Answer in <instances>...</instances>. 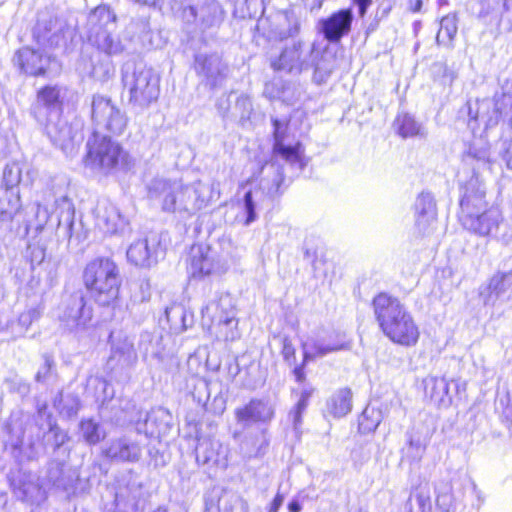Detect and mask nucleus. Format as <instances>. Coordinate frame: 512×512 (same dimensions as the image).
I'll list each match as a JSON object with an SVG mask.
<instances>
[{
    "mask_svg": "<svg viewBox=\"0 0 512 512\" xmlns=\"http://www.w3.org/2000/svg\"><path fill=\"white\" fill-rule=\"evenodd\" d=\"M352 409V393L348 388L336 391L327 400L326 410L335 418L347 415Z\"/></svg>",
    "mask_w": 512,
    "mask_h": 512,
    "instance_id": "c9c22d12",
    "label": "nucleus"
},
{
    "mask_svg": "<svg viewBox=\"0 0 512 512\" xmlns=\"http://www.w3.org/2000/svg\"><path fill=\"white\" fill-rule=\"evenodd\" d=\"M227 262L210 246L199 244L190 250L188 270L193 278L220 275L227 270Z\"/></svg>",
    "mask_w": 512,
    "mask_h": 512,
    "instance_id": "9d476101",
    "label": "nucleus"
},
{
    "mask_svg": "<svg viewBox=\"0 0 512 512\" xmlns=\"http://www.w3.org/2000/svg\"><path fill=\"white\" fill-rule=\"evenodd\" d=\"M202 322L210 333L223 341H235L241 337L236 309L230 294H222L202 309Z\"/></svg>",
    "mask_w": 512,
    "mask_h": 512,
    "instance_id": "423d86ee",
    "label": "nucleus"
},
{
    "mask_svg": "<svg viewBox=\"0 0 512 512\" xmlns=\"http://www.w3.org/2000/svg\"><path fill=\"white\" fill-rule=\"evenodd\" d=\"M138 350L141 353L143 359H147L148 357L156 359L162 358L160 338L155 337L150 332L145 331L140 334Z\"/></svg>",
    "mask_w": 512,
    "mask_h": 512,
    "instance_id": "79ce46f5",
    "label": "nucleus"
},
{
    "mask_svg": "<svg viewBox=\"0 0 512 512\" xmlns=\"http://www.w3.org/2000/svg\"><path fill=\"white\" fill-rule=\"evenodd\" d=\"M485 186L480 177H471L462 188L459 221L488 207Z\"/></svg>",
    "mask_w": 512,
    "mask_h": 512,
    "instance_id": "a211bd4d",
    "label": "nucleus"
},
{
    "mask_svg": "<svg viewBox=\"0 0 512 512\" xmlns=\"http://www.w3.org/2000/svg\"><path fill=\"white\" fill-rule=\"evenodd\" d=\"M183 190L185 213L188 215H193L206 208L211 201L215 198L218 199L220 195L218 183L207 184L197 181L191 185H185Z\"/></svg>",
    "mask_w": 512,
    "mask_h": 512,
    "instance_id": "f3484780",
    "label": "nucleus"
},
{
    "mask_svg": "<svg viewBox=\"0 0 512 512\" xmlns=\"http://www.w3.org/2000/svg\"><path fill=\"white\" fill-rule=\"evenodd\" d=\"M38 33H42L41 37L44 41L53 43L54 38L58 37V33L61 31V26H58V21L50 20L49 27L42 21H39L36 27Z\"/></svg>",
    "mask_w": 512,
    "mask_h": 512,
    "instance_id": "8fccbe9b",
    "label": "nucleus"
},
{
    "mask_svg": "<svg viewBox=\"0 0 512 512\" xmlns=\"http://www.w3.org/2000/svg\"><path fill=\"white\" fill-rule=\"evenodd\" d=\"M141 453L140 445L128 437L111 440L104 450L106 457L121 462H137Z\"/></svg>",
    "mask_w": 512,
    "mask_h": 512,
    "instance_id": "c85d7f7f",
    "label": "nucleus"
},
{
    "mask_svg": "<svg viewBox=\"0 0 512 512\" xmlns=\"http://www.w3.org/2000/svg\"><path fill=\"white\" fill-rule=\"evenodd\" d=\"M58 213L56 234L59 239L70 241L73 236L75 209L67 195H61L55 200Z\"/></svg>",
    "mask_w": 512,
    "mask_h": 512,
    "instance_id": "c756f323",
    "label": "nucleus"
},
{
    "mask_svg": "<svg viewBox=\"0 0 512 512\" xmlns=\"http://www.w3.org/2000/svg\"><path fill=\"white\" fill-rule=\"evenodd\" d=\"M37 229H42L49 219V213L46 208L37 204L36 210Z\"/></svg>",
    "mask_w": 512,
    "mask_h": 512,
    "instance_id": "052dcab7",
    "label": "nucleus"
},
{
    "mask_svg": "<svg viewBox=\"0 0 512 512\" xmlns=\"http://www.w3.org/2000/svg\"><path fill=\"white\" fill-rule=\"evenodd\" d=\"M129 29L132 31H135L136 29L139 30V35L147 34L150 30L149 22L147 19H140L136 22H131L129 25Z\"/></svg>",
    "mask_w": 512,
    "mask_h": 512,
    "instance_id": "680f3d73",
    "label": "nucleus"
},
{
    "mask_svg": "<svg viewBox=\"0 0 512 512\" xmlns=\"http://www.w3.org/2000/svg\"><path fill=\"white\" fill-rule=\"evenodd\" d=\"M62 89L59 86H45L37 93L36 102L31 108L35 119L43 124L48 119L58 117L61 110Z\"/></svg>",
    "mask_w": 512,
    "mask_h": 512,
    "instance_id": "6ab92c4d",
    "label": "nucleus"
},
{
    "mask_svg": "<svg viewBox=\"0 0 512 512\" xmlns=\"http://www.w3.org/2000/svg\"><path fill=\"white\" fill-rule=\"evenodd\" d=\"M274 127V145L273 151L275 154L280 155L285 161L296 164L298 163L300 168L303 167L301 156H302V145L300 142H296L294 145L286 143V132L288 130V124L278 120H272Z\"/></svg>",
    "mask_w": 512,
    "mask_h": 512,
    "instance_id": "a878e982",
    "label": "nucleus"
},
{
    "mask_svg": "<svg viewBox=\"0 0 512 512\" xmlns=\"http://www.w3.org/2000/svg\"><path fill=\"white\" fill-rule=\"evenodd\" d=\"M80 430L83 439L90 445L99 443L105 437V433L100 424L92 419L82 420L80 422Z\"/></svg>",
    "mask_w": 512,
    "mask_h": 512,
    "instance_id": "a18cd8bd",
    "label": "nucleus"
},
{
    "mask_svg": "<svg viewBox=\"0 0 512 512\" xmlns=\"http://www.w3.org/2000/svg\"><path fill=\"white\" fill-rule=\"evenodd\" d=\"M334 66L328 63L325 57L315 64L313 79L316 83L321 84L331 75Z\"/></svg>",
    "mask_w": 512,
    "mask_h": 512,
    "instance_id": "3c124183",
    "label": "nucleus"
},
{
    "mask_svg": "<svg viewBox=\"0 0 512 512\" xmlns=\"http://www.w3.org/2000/svg\"><path fill=\"white\" fill-rule=\"evenodd\" d=\"M425 394L437 405H449V384L444 377L429 376L424 380Z\"/></svg>",
    "mask_w": 512,
    "mask_h": 512,
    "instance_id": "f704fd0d",
    "label": "nucleus"
},
{
    "mask_svg": "<svg viewBox=\"0 0 512 512\" xmlns=\"http://www.w3.org/2000/svg\"><path fill=\"white\" fill-rule=\"evenodd\" d=\"M115 74V66L111 59L105 58L94 64L91 70V76L100 82H105Z\"/></svg>",
    "mask_w": 512,
    "mask_h": 512,
    "instance_id": "de8ad7c7",
    "label": "nucleus"
},
{
    "mask_svg": "<svg viewBox=\"0 0 512 512\" xmlns=\"http://www.w3.org/2000/svg\"><path fill=\"white\" fill-rule=\"evenodd\" d=\"M15 63L26 74L32 76L42 75L48 62L39 51L24 47L17 51L14 57Z\"/></svg>",
    "mask_w": 512,
    "mask_h": 512,
    "instance_id": "2f4dec72",
    "label": "nucleus"
},
{
    "mask_svg": "<svg viewBox=\"0 0 512 512\" xmlns=\"http://www.w3.org/2000/svg\"><path fill=\"white\" fill-rule=\"evenodd\" d=\"M463 160L466 165L471 166L473 171L472 177H479L481 171L491 169L490 152L486 148H471Z\"/></svg>",
    "mask_w": 512,
    "mask_h": 512,
    "instance_id": "ea45409f",
    "label": "nucleus"
},
{
    "mask_svg": "<svg viewBox=\"0 0 512 512\" xmlns=\"http://www.w3.org/2000/svg\"><path fill=\"white\" fill-rule=\"evenodd\" d=\"M436 503L443 510L448 512L452 506V495L448 494H437Z\"/></svg>",
    "mask_w": 512,
    "mask_h": 512,
    "instance_id": "e2e57ef3",
    "label": "nucleus"
},
{
    "mask_svg": "<svg viewBox=\"0 0 512 512\" xmlns=\"http://www.w3.org/2000/svg\"><path fill=\"white\" fill-rule=\"evenodd\" d=\"M87 149L86 165L102 173L127 170L131 166L128 152L117 141L98 132L87 141Z\"/></svg>",
    "mask_w": 512,
    "mask_h": 512,
    "instance_id": "39448f33",
    "label": "nucleus"
},
{
    "mask_svg": "<svg viewBox=\"0 0 512 512\" xmlns=\"http://www.w3.org/2000/svg\"><path fill=\"white\" fill-rule=\"evenodd\" d=\"M91 106L95 132L100 134V131H106L116 136L124 133L128 125V117L110 98L95 95Z\"/></svg>",
    "mask_w": 512,
    "mask_h": 512,
    "instance_id": "6e6552de",
    "label": "nucleus"
},
{
    "mask_svg": "<svg viewBox=\"0 0 512 512\" xmlns=\"http://www.w3.org/2000/svg\"><path fill=\"white\" fill-rule=\"evenodd\" d=\"M300 32V21L292 11H279L270 19L268 37L283 41L294 38Z\"/></svg>",
    "mask_w": 512,
    "mask_h": 512,
    "instance_id": "bb28decb",
    "label": "nucleus"
},
{
    "mask_svg": "<svg viewBox=\"0 0 512 512\" xmlns=\"http://www.w3.org/2000/svg\"><path fill=\"white\" fill-rule=\"evenodd\" d=\"M307 406L302 403H296L295 407L290 411L289 418L292 420L295 431H298L302 424V415L305 412Z\"/></svg>",
    "mask_w": 512,
    "mask_h": 512,
    "instance_id": "6e6d98bb",
    "label": "nucleus"
},
{
    "mask_svg": "<svg viewBox=\"0 0 512 512\" xmlns=\"http://www.w3.org/2000/svg\"><path fill=\"white\" fill-rule=\"evenodd\" d=\"M88 42L105 55L117 56L125 46L116 33V16L107 6H98L88 17Z\"/></svg>",
    "mask_w": 512,
    "mask_h": 512,
    "instance_id": "0eeeda50",
    "label": "nucleus"
},
{
    "mask_svg": "<svg viewBox=\"0 0 512 512\" xmlns=\"http://www.w3.org/2000/svg\"><path fill=\"white\" fill-rule=\"evenodd\" d=\"M351 347L352 341L345 332L333 330L303 344L304 360L322 358L330 353L350 350Z\"/></svg>",
    "mask_w": 512,
    "mask_h": 512,
    "instance_id": "4468645a",
    "label": "nucleus"
},
{
    "mask_svg": "<svg viewBox=\"0 0 512 512\" xmlns=\"http://www.w3.org/2000/svg\"><path fill=\"white\" fill-rule=\"evenodd\" d=\"M50 430L54 435V443L56 448L61 447L69 440L67 432L61 430L59 427L53 426Z\"/></svg>",
    "mask_w": 512,
    "mask_h": 512,
    "instance_id": "bf43d9fd",
    "label": "nucleus"
},
{
    "mask_svg": "<svg viewBox=\"0 0 512 512\" xmlns=\"http://www.w3.org/2000/svg\"><path fill=\"white\" fill-rule=\"evenodd\" d=\"M282 356L284 360L289 364H295L296 362V355H295V348L291 342V340L288 337H284L282 339Z\"/></svg>",
    "mask_w": 512,
    "mask_h": 512,
    "instance_id": "5fc2aeb1",
    "label": "nucleus"
},
{
    "mask_svg": "<svg viewBox=\"0 0 512 512\" xmlns=\"http://www.w3.org/2000/svg\"><path fill=\"white\" fill-rule=\"evenodd\" d=\"M52 365H53V360L50 357L45 356L44 364L40 367V369L38 370V372L35 376V379L37 382H44L47 380V378L51 372Z\"/></svg>",
    "mask_w": 512,
    "mask_h": 512,
    "instance_id": "13d9d810",
    "label": "nucleus"
},
{
    "mask_svg": "<svg viewBox=\"0 0 512 512\" xmlns=\"http://www.w3.org/2000/svg\"><path fill=\"white\" fill-rule=\"evenodd\" d=\"M413 502H416L418 505L416 512H424L425 509L430 506L429 496L422 492L411 494L408 501L411 510L413 509Z\"/></svg>",
    "mask_w": 512,
    "mask_h": 512,
    "instance_id": "4d7b16f0",
    "label": "nucleus"
},
{
    "mask_svg": "<svg viewBox=\"0 0 512 512\" xmlns=\"http://www.w3.org/2000/svg\"><path fill=\"white\" fill-rule=\"evenodd\" d=\"M394 127L402 138L425 135L422 125L408 113H399L394 121Z\"/></svg>",
    "mask_w": 512,
    "mask_h": 512,
    "instance_id": "4c0bfd02",
    "label": "nucleus"
},
{
    "mask_svg": "<svg viewBox=\"0 0 512 512\" xmlns=\"http://www.w3.org/2000/svg\"><path fill=\"white\" fill-rule=\"evenodd\" d=\"M182 17L204 32L220 25L224 11L216 0H192V3L183 9Z\"/></svg>",
    "mask_w": 512,
    "mask_h": 512,
    "instance_id": "ddd939ff",
    "label": "nucleus"
},
{
    "mask_svg": "<svg viewBox=\"0 0 512 512\" xmlns=\"http://www.w3.org/2000/svg\"><path fill=\"white\" fill-rule=\"evenodd\" d=\"M22 179V167L19 163L13 162L11 164H7L4 172H3V182L2 185L7 189L18 190L17 186L21 182Z\"/></svg>",
    "mask_w": 512,
    "mask_h": 512,
    "instance_id": "49530a36",
    "label": "nucleus"
},
{
    "mask_svg": "<svg viewBox=\"0 0 512 512\" xmlns=\"http://www.w3.org/2000/svg\"><path fill=\"white\" fill-rule=\"evenodd\" d=\"M273 404L266 399H252L244 407L235 410L238 423L248 426L252 423H268L274 417Z\"/></svg>",
    "mask_w": 512,
    "mask_h": 512,
    "instance_id": "393cba45",
    "label": "nucleus"
},
{
    "mask_svg": "<svg viewBox=\"0 0 512 512\" xmlns=\"http://www.w3.org/2000/svg\"><path fill=\"white\" fill-rule=\"evenodd\" d=\"M127 259L138 267H150L153 262V253L147 239H139L133 242L127 249Z\"/></svg>",
    "mask_w": 512,
    "mask_h": 512,
    "instance_id": "e433bc0d",
    "label": "nucleus"
},
{
    "mask_svg": "<svg viewBox=\"0 0 512 512\" xmlns=\"http://www.w3.org/2000/svg\"><path fill=\"white\" fill-rule=\"evenodd\" d=\"M457 19L455 15H446L440 21L436 41L439 45L450 46L457 33Z\"/></svg>",
    "mask_w": 512,
    "mask_h": 512,
    "instance_id": "37998d69",
    "label": "nucleus"
},
{
    "mask_svg": "<svg viewBox=\"0 0 512 512\" xmlns=\"http://www.w3.org/2000/svg\"><path fill=\"white\" fill-rule=\"evenodd\" d=\"M27 252L32 266L40 265L44 261L46 256L45 247L40 244L29 245Z\"/></svg>",
    "mask_w": 512,
    "mask_h": 512,
    "instance_id": "603ef678",
    "label": "nucleus"
},
{
    "mask_svg": "<svg viewBox=\"0 0 512 512\" xmlns=\"http://www.w3.org/2000/svg\"><path fill=\"white\" fill-rule=\"evenodd\" d=\"M111 350V357L117 359L123 367H132L136 364L138 356L133 341L129 337L122 336L113 339Z\"/></svg>",
    "mask_w": 512,
    "mask_h": 512,
    "instance_id": "72a5a7b5",
    "label": "nucleus"
},
{
    "mask_svg": "<svg viewBox=\"0 0 512 512\" xmlns=\"http://www.w3.org/2000/svg\"><path fill=\"white\" fill-rule=\"evenodd\" d=\"M184 188L178 181L154 179L148 186V197L159 202L163 211L185 213Z\"/></svg>",
    "mask_w": 512,
    "mask_h": 512,
    "instance_id": "f8f14e48",
    "label": "nucleus"
},
{
    "mask_svg": "<svg viewBox=\"0 0 512 512\" xmlns=\"http://www.w3.org/2000/svg\"><path fill=\"white\" fill-rule=\"evenodd\" d=\"M54 406L61 415L68 418L75 416L80 408V402L77 396L72 394H59L54 400Z\"/></svg>",
    "mask_w": 512,
    "mask_h": 512,
    "instance_id": "c03bdc74",
    "label": "nucleus"
},
{
    "mask_svg": "<svg viewBox=\"0 0 512 512\" xmlns=\"http://www.w3.org/2000/svg\"><path fill=\"white\" fill-rule=\"evenodd\" d=\"M195 70L211 89L220 87L228 74V66L217 53L196 55Z\"/></svg>",
    "mask_w": 512,
    "mask_h": 512,
    "instance_id": "dca6fc26",
    "label": "nucleus"
},
{
    "mask_svg": "<svg viewBox=\"0 0 512 512\" xmlns=\"http://www.w3.org/2000/svg\"><path fill=\"white\" fill-rule=\"evenodd\" d=\"M260 188L269 197H275L281 193V185L284 181L283 168L276 162L266 163L261 169Z\"/></svg>",
    "mask_w": 512,
    "mask_h": 512,
    "instance_id": "473e14b6",
    "label": "nucleus"
},
{
    "mask_svg": "<svg viewBox=\"0 0 512 512\" xmlns=\"http://www.w3.org/2000/svg\"><path fill=\"white\" fill-rule=\"evenodd\" d=\"M14 494L22 501L34 503L42 499V490L35 476L19 474L11 480Z\"/></svg>",
    "mask_w": 512,
    "mask_h": 512,
    "instance_id": "7c9ffc66",
    "label": "nucleus"
},
{
    "mask_svg": "<svg viewBox=\"0 0 512 512\" xmlns=\"http://www.w3.org/2000/svg\"><path fill=\"white\" fill-rule=\"evenodd\" d=\"M196 460L199 464L208 466H227V447L219 440L202 438L196 446Z\"/></svg>",
    "mask_w": 512,
    "mask_h": 512,
    "instance_id": "cd10ccee",
    "label": "nucleus"
},
{
    "mask_svg": "<svg viewBox=\"0 0 512 512\" xmlns=\"http://www.w3.org/2000/svg\"><path fill=\"white\" fill-rule=\"evenodd\" d=\"M122 82L133 108L144 110L159 97L160 79L152 68L142 63H126L122 68Z\"/></svg>",
    "mask_w": 512,
    "mask_h": 512,
    "instance_id": "20e7f679",
    "label": "nucleus"
},
{
    "mask_svg": "<svg viewBox=\"0 0 512 512\" xmlns=\"http://www.w3.org/2000/svg\"><path fill=\"white\" fill-rule=\"evenodd\" d=\"M83 282L98 305L110 307L117 302L121 276L112 259L101 257L90 261L83 271Z\"/></svg>",
    "mask_w": 512,
    "mask_h": 512,
    "instance_id": "f03ea898",
    "label": "nucleus"
},
{
    "mask_svg": "<svg viewBox=\"0 0 512 512\" xmlns=\"http://www.w3.org/2000/svg\"><path fill=\"white\" fill-rule=\"evenodd\" d=\"M504 14L503 17L510 24V29L512 30V0L504 1Z\"/></svg>",
    "mask_w": 512,
    "mask_h": 512,
    "instance_id": "338daca9",
    "label": "nucleus"
},
{
    "mask_svg": "<svg viewBox=\"0 0 512 512\" xmlns=\"http://www.w3.org/2000/svg\"><path fill=\"white\" fill-rule=\"evenodd\" d=\"M502 214L497 207H487L460 221L468 231L482 237L495 236L502 222Z\"/></svg>",
    "mask_w": 512,
    "mask_h": 512,
    "instance_id": "aec40b11",
    "label": "nucleus"
},
{
    "mask_svg": "<svg viewBox=\"0 0 512 512\" xmlns=\"http://www.w3.org/2000/svg\"><path fill=\"white\" fill-rule=\"evenodd\" d=\"M165 318L173 333L179 334L192 325V319L188 322L185 308L179 304H173L165 309Z\"/></svg>",
    "mask_w": 512,
    "mask_h": 512,
    "instance_id": "58836bf2",
    "label": "nucleus"
},
{
    "mask_svg": "<svg viewBox=\"0 0 512 512\" xmlns=\"http://www.w3.org/2000/svg\"><path fill=\"white\" fill-rule=\"evenodd\" d=\"M139 288L141 290V297H140V301H146L149 299L150 297V285L147 281H141L139 283Z\"/></svg>",
    "mask_w": 512,
    "mask_h": 512,
    "instance_id": "774afa93",
    "label": "nucleus"
},
{
    "mask_svg": "<svg viewBox=\"0 0 512 512\" xmlns=\"http://www.w3.org/2000/svg\"><path fill=\"white\" fill-rule=\"evenodd\" d=\"M20 208L19 191L0 186V219L12 218Z\"/></svg>",
    "mask_w": 512,
    "mask_h": 512,
    "instance_id": "a19ab883",
    "label": "nucleus"
},
{
    "mask_svg": "<svg viewBox=\"0 0 512 512\" xmlns=\"http://www.w3.org/2000/svg\"><path fill=\"white\" fill-rule=\"evenodd\" d=\"M352 1L358 7V12L361 17H363L366 14L368 8L372 4V0H352Z\"/></svg>",
    "mask_w": 512,
    "mask_h": 512,
    "instance_id": "69168bd1",
    "label": "nucleus"
},
{
    "mask_svg": "<svg viewBox=\"0 0 512 512\" xmlns=\"http://www.w3.org/2000/svg\"><path fill=\"white\" fill-rule=\"evenodd\" d=\"M56 118V121L51 118L43 123L46 125L47 135L55 146L59 147L66 155H71L76 145L82 140V136L78 128L64 119Z\"/></svg>",
    "mask_w": 512,
    "mask_h": 512,
    "instance_id": "2eb2a0df",
    "label": "nucleus"
},
{
    "mask_svg": "<svg viewBox=\"0 0 512 512\" xmlns=\"http://www.w3.org/2000/svg\"><path fill=\"white\" fill-rule=\"evenodd\" d=\"M467 125L473 134L488 131L495 127L500 118L511 113L512 125V80L502 85V94L493 100L483 99L467 102Z\"/></svg>",
    "mask_w": 512,
    "mask_h": 512,
    "instance_id": "7ed1b4c3",
    "label": "nucleus"
},
{
    "mask_svg": "<svg viewBox=\"0 0 512 512\" xmlns=\"http://www.w3.org/2000/svg\"><path fill=\"white\" fill-rule=\"evenodd\" d=\"M257 192L248 191L243 198L242 209L245 215L244 225L248 226L257 218L255 195Z\"/></svg>",
    "mask_w": 512,
    "mask_h": 512,
    "instance_id": "09e8293b",
    "label": "nucleus"
},
{
    "mask_svg": "<svg viewBox=\"0 0 512 512\" xmlns=\"http://www.w3.org/2000/svg\"><path fill=\"white\" fill-rule=\"evenodd\" d=\"M502 158L507 167L512 170V140L504 143Z\"/></svg>",
    "mask_w": 512,
    "mask_h": 512,
    "instance_id": "0e129e2a",
    "label": "nucleus"
},
{
    "mask_svg": "<svg viewBox=\"0 0 512 512\" xmlns=\"http://www.w3.org/2000/svg\"><path fill=\"white\" fill-rule=\"evenodd\" d=\"M41 316V309L39 307L29 308L20 314L18 323L24 328H28L35 320Z\"/></svg>",
    "mask_w": 512,
    "mask_h": 512,
    "instance_id": "864d4df0",
    "label": "nucleus"
},
{
    "mask_svg": "<svg viewBox=\"0 0 512 512\" xmlns=\"http://www.w3.org/2000/svg\"><path fill=\"white\" fill-rule=\"evenodd\" d=\"M479 296L484 305L494 306L512 298V270L507 273H497L487 285L481 286Z\"/></svg>",
    "mask_w": 512,
    "mask_h": 512,
    "instance_id": "4be33fe9",
    "label": "nucleus"
},
{
    "mask_svg": "<svg viewBox=\"0 0 512 512\" xmlns=\"http://www.w3.org/2000/svg\"><path fill=\"white\" fill-rule=\"evenodd\" d=\"M352 21V10L341 9L319 21L320 31L327 41L336 43L350 32Z\"/></svg>",
    "mask_w": 512,
    "mask_h": 512,
    "instance_id": "b1692460",
    "label": "nucleus"
},
{
    "mask_svg": "<svg viewBox=\"0 0 512 512\" xmlns=\"http://www.w3.org/2000/svg\"><path fill=\"white\" fill-rule=\"evenodd\" d=\"M372 307L380 329L393 343L405 347L417 344L419 327L398 298L379 293L373 298Z\"/></svg>",
    "mask_w": 512,
    "mask_h": 512,
    "instance_id": "f257e3e1",
    "label": "nucleus"
},
{
    "mask_svg": "<svg viewBox=\"0 0 512 512\" xmlns=\"http://www.w3.org/2000/svg\"><path fill=\"white\" fill-rule=\"evenodd\" d=\"M58 319L63 327L74 333H81L90 327L92 308L86 305L82 293L77 292L63 298Z\"/></svg>",
    "mask_w": 512,
    "mask_h": 512,
    "instance_id": "1a4fd4ad",
    "label": "nucleus"
},
{
    "mask_svg": "<svg viewBox=\"0 0 512 512\" xmlns=\"http://www.w3.org/2000/svg\"><path fill=\"white\" fill-rule=\"evenodd\" d=\"M313 49L306 50L301 40L286 45L278 56L271 57L270 65L275 71L299 74L313 65Z\"/></svg>",
    "mask_w": 512,
    "mask_h": 512,
    "instance_id": "9b49d317",
    "label": "nucleus"
},
{
    "mask_svg": "<svg viewBox=\"0 0 512 512\" xmlns=\"http://www.w3.org/2000/svg\"><path fill=\"white\" fill-rule=\"evenodd\" d=\"M95 225L105 234H117L127 226L119 209L108 200L99 201L94 210Z\"/></svg>",
    "mask_w": 512,
    "mask_h": 512,
    "instance_id": "5701e85b",
    "label": "nucleus"
},
{
    "mask_svg": "<svg viewBox=\"0 0 512 512\" xmlns=\"http://www.w3.org/2000/svg\"><path fill=\"white\" fill-rule=\"evenodd\" d=\"M414 219L417 232L430 235L436 228L437 206L430 192H421L414 203Z\"/></svg>",
    "mask_w": 512,
    "mask_h": 512,
    "instance_id": "412c9836",
    "label": "nucleus"
}]
</instances>
